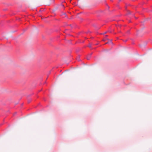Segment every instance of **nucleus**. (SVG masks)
Instances as JSON below:
<instances>
[{
  "label": "nucleus",
  "mask_w": 152,
  "mask_h": 152,
  "mask_svg": "<svg viewBox=\"0 0 152 152\" xmlns=\"http://www.w3.org/2000/svg\"><path fill=\"white\" fill-rule=\"evenodd\" d=\"M88 46L89 48H91V45L90 44Z\"/></svg>",
  "instance_id": "f257e3e1"
},
{
  "label": "nucleus",
  "mask_w": 152,
  "mask_h": 152,
  "mask_svg": "<svg viewBox=\"0 0 152 152\" xmlns=\"http://www.w3.org/2000/svg\"><path fill=\"white\" fill-rule=\"evenodd\" d=\"M106 33V32H104V34H105Z\"/></svg>",
  "instance_id": "f03ea898"
},
{
  "label": "nucleus",
  "mask_w": 152,
  "mask_h": 152,
  "mask_svg": "<svg viewBox=\"0 0 152 152\" xmlns=\"http://www.w3.org/2000/svg\"><path fill=\"white\" fill-rule=\"evenodd\" d=\"M87 59L88 60V59H89V58H87Z\"/></svg>",
  "instance_id": "7ed1b4c3"
},
{
  "label": "nucleus",
  "mask_w": 152,
  "mask_h": 152,
  "mask_svg": "<svg viewBox=\"0 0 152 152\" xmlns=\"http://www.w3.org/2000/svg\"><path fill=\"white\" fill-rule=\"evenodd\" d=\"M111 0V1H112V0Z\"/></svg>",
  "instance_id": "20e7f679"
}]
</instances>
